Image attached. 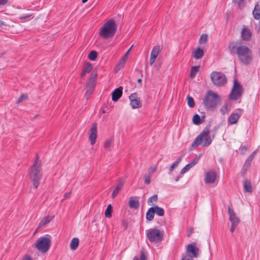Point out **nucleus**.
Returning a JSON list of instances; mask_svg holds the SVG:
<instances>
[{
  "instance_id": "5fc2aeb1",
  "label": "nucleus",
  "mask_w": 260,
  "mask_h": 260,
  "mask_svg": "<svg viewBox=\"0 0 260 260\" xmlns=\"http://www.w3.org/2000/svg\"><path fill=\"white\" fill-rule=\"evenodd\" d=\"M8 2V0H0V5H5Z\"/></svg>"
},
{
  "instance_id": "5701e85b",
  "label": "nucleus",
  "mask_w": 260,
  "mask_h": 260,
  "mask_svg": "<svg viewBox=\"0 0 260 260\" xmlns=\"http://www.w3.org/2000/svg\"><path fill=\"white\" fill-rule=\"evenodd\" d=\"M53 218V217H50L49 216H47L44 217L41 221L39 223V228H40L43 225H46V224L49 223L52 219Z\"/></svg>"
},
{
  "instance_id": "680f3d73",
  "label": "nucleus",
  "mask_w": 260,
  "mask_h": 260,
  "mask_svg": "<svg viewBox=\"0 0 260 260\" xmlns=\"http://www.w3.org/2000/svg\"><path fill=\"white\" fill-rule=\"evenodd\" d=\"M181 160V156L179 157L176 161H178V164Z\"/></svg>"
},
{
  "instance_id": "c03bdc74",
  "label": "nucleus",
  "mask_w": 260,
  "mask_h": 260,
  "mask_svg": "<svg viewBox=\"0 0 260 260\" xmlns=\"http://www.w3.org/2000/svg\"><path fill=\"white\" fill-rule=\"evenodd\" d=\"M27 98V96L26 95H24V94H22L21 95L19 98L17 100V104H19L20 103H21V102H22L23 100L26 99Z\"/></svg>"
},
{
  "instance_id": "f704fd0d",
  "label": "nucleus",
  "mask_w": 260,
  "mask_h": 260,
  "mask_svg": "<svg viewBox=\"0 0 260 260\" xmlns=\"http://www.w3.org/2000/svg\"><path fill=\"white\" fill-rule=\"evenodd\" d=\"M98 56V53L95 51H91L88 54V57L91 60H95Z\"/></svg>"
},
{
  "instance_id": "4be33fe9",
  "label": "nucleus",
  "mask_w": 260,
  "mask_h": 260,
  "mask_svg": "<svg viewBox=\"0 0 260 260\" xmlns=\"http://www.w3.org/2000/svg\"><path fill=\"white\" fill-rule=\"evenodd\" d=\"M162 49V47L159 45L155 46L151 52V56L157 58L160 51Z\"/></svg>"
},
{
  "instance_id": "b1692460",
  "label": "nucleus",
  "mask_w": 260,
  "mask_h": 260,
  "mask_svg": "<svg viewBox=\"0 0 260 260\" xmlns=\"http://www.w3.org/2000/svg\"><path fill=\"white\" fill-rule=\"evenodd\" d=\"M204 52L203 49L198 48L194 52L193 57L197 59L201 58L204 55Z\"/></svg>"
},
{
  "instance_id": "473e14b6",
  "label": "nucleus",
  "mask_w": 260,
  "mask_h": 260,
  "mask_svg": "<svg viewBox=\"0 0 260 260\" xmlns=\"http://www.w3.org/2000/svg\"><path fill=\"white\" fill-rule=\"evenodd\" d=\"M199 66H194L192 67L191 69V71L190 73V76L191 78H193L196 76L197 73L199 71Z\"/></svg>"
},
{
  "instance_id": "37998d69",
  "label": "nucleus",
  "mask_w": 260,
  "mask_h": 260,
  "mask_svg": "<svg viewBox=\"0 0 260 260\" xmlns=\"http://www.w3.org/2000/svg\"><path fill=\"white\" fill-rule=\"evenodd\" d=\"M156 168L154 166H151L148 169V175L151 176L152 173L155 171Z\"/></svg>"
},
{
  "instance_id": "774afa93",
  "label": "nucleus",
  "mask_w": 260,
  "mask_h": 260,
  "mask_svg": "<svg viewBox=\"0 0 260 260\" xmlns=\"http://www.w3.org/2000/svg\"><path fill=\"white\" fill-rule=\"evenodd\" d=\"M180 177H176V178L175 179V181H178Z\"/></svg>"
},
{
  "instance_id": "6ab92c4d",
  "label": "nucleus",
  "mask_w": 260,
  "mask_h": 260,
  "mask_svg": "<svg viewBox=\"0 0 260 260\" xmlns=\"http://www.w3.org/2000/svg\"><path fill=\"white\" fill-rule=\"evenodd\" d=\"M240 117V115L239 114L235 113H233L230 115L228 118V122L230 124H236L237 122Z\"/></svg>"
},
{
  "instance_id": "ddd939ff",
  "label": "nucleus",
  "mask_w": 260,
  "mask_h": 260,
  "mask_svg": "<svg viewBox=\"0 0 260 260\" xmlns=\"http://www.w3.org/2000/svg\"><path fill=\"white\" fill-rule=\"evenodd\" d=\"M228 214L230 217L229 220L232 224L238 225L240 222L239 218L237 216L236 213L233 210L230 206L228 207Z\"/></svg>"
},
{
  "instance_id": "423d86ee",
  "label": "nucleus",
  "mask_w": 260,
  "mask_h": 260,
  "mask_svg": "<svg viewBox=\"0 0 260 260\" xmlns=\"http://www.w3.org/2000/svg\"><path fill=\"white\" fill-rule=\"evenodd\" d=\"M48 235L41 237L38 239L35 244V247L42 253L46 252L49 249L51 244V240Z\"/></svg>"
},
{
  "instance_id": "72a5a7b5",
  "label": "nucleus",
  "mask_w": 260,
  "mask_h": 260,
  "mask_svg": "<svg viewBox=\"0 0 260 260\" xmlns=\"http://www.w3.org/2000/svg\"><path fill=\"white\" fill-rule=\"evenodd\" d=\"M112 207L111 204H109L105 212V215L106 217L110 218L112 216Z\"/></svg>"
},
{
  "instance_id": "393cba45",
  "label": "nucleus",
  "mask_w": 260,
  "mask_h": 260,
  "mask_svg": "<svg viewBox=\"0 0 260 260\" xmlns=\"http://www.w3.org/2000/svg\"><path fill=\"white\" fill-rule=\"evenodd\" d=\"M123 185V183L122 181H119L118 185L114 189L112 194V198H114L119 193V191L121 189L122 186Z\"/></svg>"
},
{
  "instance_id": "c756f323",
  "label": "nucleus",
  "mask_w": 260,
  "mask_h": 260,
  "mask_svg": "<svg viewBox=\"0 0 260 260\" xmlns=\"http://www.w3.org/2000/svg\"><path fill=\"white\" fill-rule=\"evenodd\" d=\"M125 60H124V58H121L119 61L117 63L116 66H115V70L116 72H118L123 67L125 62Z\"/></svg>"
},
{
  "instance_id": "bb28decb",
  "label": "nucleus",
  "mask_w": 260,
  "mask_h": 260,
  "mask_svg": "<svg viewBox=\"0 0 260 260\" xmlns=\"http://www.w3.org/2000/svg\"><path fill=\"white\" fill-rule=\"evenodd\" d=\"M153 210H154V214L156 213L159 216H162L165 214L164 210L157 206H154L152 207Z\"/></svg>"
},
{
  "instance_id": "f3484780",
  "label": "nucleus",
  "mask_w": 260,
  "mask_h": 260,
  "mask_svg": "<svg viewBox=\"0 0 260 260\" xmlns=\"http://www.w3.org/2000/svg\"><path fill=\"white\" fill-rule=\"evenodd\" d=\"M122 87L120 86L113 91L112 99L113 101L116 102L121 98L122 94Z\"/></svg>"
},
{
  "instance_id": "39448f33",
  "label": "nucleus",
  "mask_w": 260,
  "mask_h": 260,
  "mask_svg": "<svg viewBox=\"0 0 260 260\" xmlns=\"http://www.w3.org/2000/svg\"><path fill=\"white\" fill-rule=\"evenodd\" d=\"M209 128L206 127L194 139L192 144V146L196 147L202 145L203 147H207L210 145L212 139L210 136H209Z\"/></svg>"
},
{
  "instance_id": "0eeeda50",
  "label": "nucleus",
  "mask_w": 260,
  "mask_h": 260,
  "mask_svg": "<svg viewBox=\"0 0 260 260\" xmlns=\"http://www.w3.org/2000/svg\"><path fill=\"white\" fill-rule=\"evenodd\" d=\"M146 232L147 238L151 242H159L163 238V233L161 232L158 229H149L147 230Z\"/></svg>"
},
{
  "instance_id": "2eb2a0df",
  "label": "nucleus",
  "mask_w": 260,
  "mask_h": 260,
  "mask_svg": "<svg viewBox=\"0 0 260 260\" xmlns=\"http://www.w3.org/2000/svg\"><path fill=\"white\" fill-rule=\"evenodd\" d=\"M94 88V80L90 78L89 81L86 83V91L85 92V96L87 99H88L90 94L92 93Z\"/></svg>"
},
{
  "instance_id": "4c0bfd02",
  "label": "nucleus",
  "mask_w": 260,
  "mask_h": 260,
  "mask_svg": "<svg viewBox=\"0 0 260 260\" xmlns=\"http://www.w3.org/2000/svg\"><path fill=\"white\" fill-rule=\"evenodd\" d=\"M187 104L188 106L190 108H192L194 106V102L193 99L190 96H188L187 98Z\"/></svg>"
},
{
  "instance_id": "338daca9",
  "label": "nucleus",
  "mask_w": 260,
  "mask_h": 260,
  "mask_svg": "<svg viewBox=\"0 0 260 260\" xmlns=\"http://www.w3.org/2000/svg\"><path fill=\"white\" fill-rule=\"evenodd\" d=\"M138 82L139 83H142V79H138Z\"/></svg>"
},
{
  "instance_id": "412c9836",
  "label": "nucleus",
  "mask_w": 260,
  "mask_h": 260,
  "mask_svg": "<svg viewBox=\"0 0 260 260\" xmlns=\"http://www.w3.org/2000/svg\"><path fill=\"white\" fill-rule=\"evenodd\" d=\"M154 216V210L152 207L150 208L146 212V218L149 221H152Z\"/></svg>"
},
{
  "instance_id": "79ce46f5",
  "label": "nucleus",
  "mask_w": 260,
  "mask_h": 260,
  "mask_svg": "<svg viewBox=\"0 0 260 260\" xmlns=\"http://www.w3.org/2000/svg\"><path fill=\"white\" fill-rule=\"evenodd\" d=\"M150 178H151V176L150 175H148V174L145 175L144 176L145 183H146L147 184H150Z\"/></svg>"
},
{
  "instance_id": "58836bf2",
  "label": "nucleus",
  "mask_w": 260,
  "mask_h": 260,
  "mask_svg": "<svg viewBox=\"0 0 260 260\" xmlns=\"http://www.w3.org/2000/svg\"><path fill=\"white\" fill-rule=\"evenodd\" d=\"M113 142L112 139H110L106 141V142L104 143V147L107 150L110 149V146Z\"/></svg>"
},
{
  "instance_id": "a18cd8bd",
  "label": "nucleus",
  "mask_w": 260,
  "mask_h": 260,
  "mask_svg": "<svg viewBox=\"0 0 260 260\" xmlns=\"http://www.w3.org/2000/svg\"><path fill=\"white\" fill-rule=\"evenodd\" d=\"M190 168H189V166L186 165L181 170L180 172V174H183L185 173L186 172L190 170Z\"/></svg>"
},
{
  "instance_id": "3c124183",
  "label": "nucleus",
  "mask_w": 260,
  "mask_h": 260,
  "mask_svg": "<svg viewBox=\"0 0 260 260\" xmlns=\"http://www.w3.org/2000/svg\"><path fill=\"white\" fill-rule=\"evenodd\" d=\"M199 157H196L194 158L192 161L191 162V164L194 166L195 165H196L198 161H199Z\"/></svg>"
},
{
  "instance_id": "f8f14e48",
  "label": "nucleus",
  "mask_w": 260,
  "mask_h": 260,
  "mask_svg": "<svg viewBox=\"0 0 260 260\" xmlns=\"http://www.w3.org/2000/svg\"><path fill=\"white\" fill-rule=\"evenodd\" d=\"M216 173L215 171H210L206 174L205 182L207 184L215 182L216 179Z\"/></svg>"
},
{
  "instance_id": "69168bd1",
  "label": "nucleus",
  "mask_w": 260,
  "mask_h": 260,
  "mask_svg": "<svg viewBox=\"0 0 260 260\" xmlns=\"http://www.w3.org/2000/svg\"><path fill=\"white\" fill-rule=\"evenodd\" d=\"M4 25V22L0 20V27Z\"/></svg>"
},
{
  "instance_id": "f257e3e1",
  "label": "nucleus",
  "mask_w": 260,
  "mask_h": 260,
  "mask_svg": "<svg viewBox=\"0 0 260 260\" xmlns=\"http://www.w3.org/2000/svg\"><path fill=\"white\" fill-rule=\"evenodd\" d=\"M228 48L231 53H236L240 61L243 64L248 65L252 61V50L245 45H242L240 41L229 43Z\"/></svg>"
},
{
  "instance_id": "1a4fd4ad",
  "label": "nucleus",
  "mask_w": 260,
  "mask_h": 260,
  "mask_svg": "<svg viewBox=\"0 0 260 260\" xmlns=\"http://www.w3.org/2000/svg\"><path fill=\"white\" fill-rule=\"evenodd\" d=\"M210 76L213 84L217 86H222L226 82L225 76L220 72H213Z\"/></svg>"
},
{
  "instance_id": "4d7b16f0",
  "label": "nucleus",
  "mask_w": 260,
  "mask_h": 260,
  "mask_svg": "<svg viewBox=\"0 0 260 260\" xmlns=\"http://www.w3.org/2000/svg\"><path fill=\"white\" fill-rule=\"evenodd\" d=\"M23 260H32V259L30 256H29L28 255H26L23 257Z\"/></svg>"
},
{
  "instance_id": "c85d7f7f",
  "label": "nucleus",
  "mask_w": 260,
  "mask_h": 260,
  "mask_svg": "<svg viewBox=\"0 0 260 260\" xmlns=\"http://www.w3.org/2000/svg\"><path fill=\"white\" fill-rule=\"evenodd\" d=\"M244 188L246 192H252V187L251 185L250 182L248 180H246L244 182Z\"/></svg>"
},
{
  "instance_id": "13d9d810",
  "label": "nucleus",
  "mask_w": 260,
  "mask_h": 260,
  "mask_svg": "<svg viewBox=\"0 0 260 260\" xmlns=\"http://www.w3.org/2000/svg\"><path fill=\"white\" fill-rule=\"evenodd\" d=\"M96 76H97V74L96 73H92L91 75L90 78H91L93 80H94L93 78H95Z\"/></svg>"
},
{
  "instance_id": "ea45409f",
  "label": "nucleus",
  "mask_w": 260,
  "mask_h": 260,
  "mask_svg": "<svg viewBox=\"0 0 260 260\" xmlns=\"http://www.w3.org/2000/svg\"><path fill=\"white\" fill-rule=\"evenodd\" d=\"M208 39V36L206 34H203L199 40L200 43H205L207 42Z\"/></svg>"
},
{
  "instance_id": "c9c22d12",
  "label": "nucleus",
  "mask_w": 260,
  "mask_h": 260,
  "mask_svg": "<svg viewBox=\"0 0 260 260\" xmlns=\"http://www.w3.org/2000/svg\"><path fill=\"white\" fill-rule=\"evenodd\" d=\"M192 122L195 124H200L201 123L200 116L198 114H195L193 117Z\"/></svg>"
},
{
  "instance_id": "9d476101",
  "label": "nucleus",
  "mask_w": 260,
  "mask_h": 260,
  "mask_svg": "<svg viewBox=\"0 0 260 260\" xmlns=\"http://www.w3.org/2000/svg\"><path fill=\"white\" fill-rule=\"evenodd\" d=\"M129 98L131 101L130 104L133 109L139 108L142 106L140 98L138 97L136 93L131 94Z\"/></svg>"
},
{
  "instance_id": "7ed1b4c3",
  "label": "nucleus",
  "mask_w": 260,
  "mask_h": 260,
  "mask_svg": "<svg viewBox=\"0 0 260 260\" xmlns=\"http://www.w3.org/2000/svg\"><path fill=\"white\" fill-rule=\"evenodd\" d=\"M38 156H37L33 165L30 168L29 176L33 185L37 188L40 184V180L42 178L41 162L38 160Z\"/></svg>"
},
{
  "instance_id": "dca6fc26",
  "label": "nucleus",
  "mask_w": 260,
  "mask_h": 260,
  "mask_svg": "<svg viewBox=\"0 0 260 260\" xmlns=\"http://www.w3.org/2000/svg\"><path fill=\"white\" fill-rule=\"evenodd\" d=\"M241 38L244 41H249L252 36V31L247 28H242L241 32Z\"/></svg>"
},
{
  "instance_id": "a878e982",
  "label": "nucleus",
  "mask_w": 260,
  "mask_h": 260,
  "mask_svg": "<svg viewBox=\"0 0 260 260\" xmlns=\"http://www.w3.org/2000/svg\"><path fill=\"white\" fill-rule=\"evenodd\" d=\"M79 239L77 238H74L70 243V248L73 250H76L79 245Z\"/></svg>"
},
{
  "instance_id": "9b49d317",
  "label": "nucleus",
  "mask_w": 260,
  "mask_h": 260,
  "mask_svg": "<svg viewBox=\"0 0 260 260\" xmlns=\"http://www.w3.org/2000/svg\"><path fill=\"white\" fill-rule=\"evenodd\" d=\"M97 138V124L96 123L93 124L92 126L90 131L89 139L91 145H93Z\"/></svg>"
},
{
  "instance_id": "052dcab7",
  "label": "nucleus",
  "mask_w": 260,
  "mask_h": 260,
  "mask_svg": "<svg viewBox=\"0 0 260 260\" xmlns=\"http://www.w3.org/2000/svg\"><path fill=\"white\" fill-rule=\"evenodd\" d=\"M247 150V147L245 146H244L242 148V151H246Z\"/></svg>"
},
{
  "instance_id": "a19ab883",
  "label": "nucleus",
  "mask_w": 260,
  "mask_h": 260,
  "mask_svg": "<svg viewBox=\"0 0 260 260\" xmlns=\"http://www.w3.org/2000/svg\"><path fill=\"white\" fill-rule=\"evenodd\" d=\"M234 2L237 4L238 7L241 9L245 6L244 0H234Z\"/></svg>"
},
{
  "instance_id": "de8ad7c7",
  "label": "nucleus",
  "mask_w": 260,
  "mask_h": 260,
  "mask_svg": "<svg viewBox=\"0 0 260 260\" xmlns=\"http://www.w3.org/2000/svg\"><path fill=\"white\" fill-rule=\"evenodd\" d=\"M220 112L224 114L227 112V106L226 105L223 106L222 108L220 109Z\"/></svg>"
},
{
  "instance_id": "cd10ccee",
  "label": "nucleus",
  "mask_w": 260,
  "mask_h": 260,
  "mask_svg": "<svg viewBox=\"0 0 260 260\" xmlns=\"http://www.w3.org/2000/svg\"><path fill=\"white\" fill-rule=\"evenodd\" d=\"M128 205L131 208L137 209L139 208V203L138 201H136L131 199L129 201Z\"/></svg>"
},
{
  "instance_id": "e2e57ef3",
  "label": "nucleus",
  "mask_w": 260,
  "mask_h": 260,
  "mask_svg": "<svg viewBox=\"0 0 260 260\" xmlns=\"http://www.w3.org/2000/svg\"><path fill=\"white\" fill-rule=\"evenodd\" d=\"M181 160V156L179 157L176 161H178V164Z\"/></svg>"
},
{
  "instance_id": "20e7f679",
  "label": "nucleus",
  "mask_w": 260,
  "mask_h": 260,
  "mask_svg": "<svg viewBox=\"0 0 260 260\" xmlns=\"http://www.w3.org/2000/svg\"><path fill=\"white\" fill-rule=\"evenodd\" d=\"M117 30V25L115 20L111 19L105 22L101 27L100 35L105 39L113 37Z\"/></svg>"
},
{
  "instance_id": "49530a36",
  "label": "nucleus",
  "mask_w": 260,
  "mask_h": 260,
  "mask_svg": "<svg viewBox=\"0 0 260 260\" xmlns=\"http://www.w3.org/2000/svg\"><path fill=\"white\" fill-rule=\"evenodd\" d=\"M178 161H175L170 169V173L178 166Z\"/></svg>"
},
{
  "instance_id": "6e6552de",
  "label": "nucleus",
  "mask_w": 260,
  "mask_h": 260,
  "mask_svg": "<svg viewBox=\"0 0 260 260\" xmlns=\"http://www.w3.org/2000/svg\"><path fill=\"white\" fill-rule=\"evenodd\" d=\"M243 93L242 86L237 79L234 80V86L231 93L229 95V98L232 100H237L240 98Z\"/></svg>"
},
{
  "instance_id": "6e6d98bb",
  "label": "nucleus",
  "mask_w": 260,
  "mask_h": 260,
  "mask_svg": "<svg viewBox=\"0 0 260 260\" xmlns=\"http://www.w3.org/2000/svg\"><path fill=\"white\" fill-rule=\"evenodd\" d=\"M71 192H67L64 195V199L69 198L70 197Z\"/></svg>"
},
{
  "instance_id": "4468645a",
  "label": "nucleus",
  "mask_w": 260,
  "mask_h": 260,
  "mask_svg": "<svg viewBox=\"0 0 260 260\" xmlns=\"http://www.w3.org/2000/svg\"><path fill=\"white\" fill-rule=\"evenodd\" d=\"M186 250L188 253L192 254L191 256L194 257H197L198 256L199 249L196 246V243H193L188 245Z\"/></svg>"
},
{
  "instance_id": "8fccbe9b",
  "label": "nucleus",
  "mask_w": 260,
  "mask_h": 260,
  "mask_svg": "<svg viewBox=\"0 0 260 260\" xmlns=\"http://www.w3.org/2000/svg\"><path fill=\"white\" fill-rule=\"evenodd\" d=\"M133 45H132L131 48L127 51V52H126V53L125 54V55L122 57V58H124V60H126V58H127V55L129 54L132 48L133 47Z\"/></svg>"
},
{
  "instance_id": "2f4dec72",
  "label": "nucleus",
  "mask_w": 260,
  "mask_h": 260,
  "mask_svg": "<svg viewBox=\"0 0 260 260\" xmlns=\"http://www.w3.org/2000/svg\"><path fill=\"white\" fill-rule=\"evenodd\" d=\"M253 158L254 157L250 155L248 156L247 159L246 160L245 164L243 167V170H246L247 168H248L250 166L251 162L252 161Z\"/></svg>"
},
{
  "instance_id": "0e129e2a",
  "label": "nucleus",
  "mask_w": 260,
  "mask_h": 260,
  "mask_svg": "<svg viewBox=\"0 0 260 260\" xmlns=\"http://www.w3.org/2000/svg\"><path fill=\"white\" fill-rule=\"evenodd\" d=\"M187 165L189 166V168H190V169H191L193 166L191 164V162L190 164H187Z\"/></svg>"
},
{
  "instance_id": "aec40b11",
  "label": "nucleus",
  "mask_w": 260,
  "mask_h": 260,
  "mask_svg": "<svg viewBox=\"0 0 260 260\" xmlns=\"http://www.w3.org/2000/svg\"><path fill=\"white\" fill-rule=\"evenodd\" d=\"M253 15L255 19L258 20L260 18V5L258 3L255 6L253 11Z\"/></svg>"
},
{
  "instance_id": "09e8293b",
  "label": "nucleus",
  "mask_w": 260,
  "mask_h": 260,
  "mask_svg": "<svg viewBox=\"0 0 260 260\" xmlns=\"http://www.w3.org/2000/svg\"><path fill=\"white\" fill-rule=\"evenodd\" d=\"M156 58L154 57H153L152 56L150 55V64L151 66H152L155 62V60H156Z\"/></svg>"
},
{
  "instance_id": "e433bc0d",
  "label": "nucleus",
  "mask_w": 260,
  "mask_h": 260,
  "mask_svg": "<svg viewBox=\"0 0 260 260\" xmlns=\"http://www.w3.org/2000/svg\"><path fill=\"white\" fill-rule=\"evenodd\" d=\"M133 260H147V257L145 253L141 251L139 256H135Z\"/></svg>"
},
{
  "instance_id": "a211bd4d",
  "label": "nucleus",
  "mask_w": 260,
  "mask_h": 260,
  "mask_svg": "<svg viewBox=\"0 0 260 260\" xmlns=\"http://www.w3.org/2000/svg\"><path fill=\"white\" fill-rule=\"evenodd\" d=\"M92 69V64L89 62H86L83 67V70L81 74V77H83L86 74L89 73Z\"/></svg>"
},
{
  "instance_id": "bf43d9fd",
  "label": "nucleus",
  "mask_w": 260,
  "mask_h": 260,
  "mask_svg": "<svg viewBox=\"0 0 260 260\" xmlns=\"http://www.w3.org/2000/svg\"><path fill=\"white\" fill-rule=\"evenodd\" d=\"M256 152H257V150H255L250 154V155H251L254 157L255 154H256Z\"/></svg>"
},
{
  "instance_id": "603ef678",
  "label": "nucleus",
  "mask_w": 260,
  "mask_h": 260,
  "mask_svg": "<svg viewBox=\"0 0 260 260\" xmlns=\"http://www.w3.org/2000/svg\"><path fill=\"white\" fill-rule=\"evenodd\" d=\"M238 225L237 224H235L234 223L233 224H231V229H230V231L233 233L235 230V229L236 228V226H237Z\"/></svg>"
},
{
  "instance_id": "864d4df0",
  "label": "nucleus",
  "mask_w": 260,
  "mask_h": 260,
  "mask_svg": "<svg viewBox=\"0 0 260 260\" xmlns=\"http://www.w3.org/2000/svg\"><path fill=\"white\" fill-rule=\"evenodd\" d=\"M182 260H193V259L192 256L189 255H186L182 258Z\"/></svg>"
},
{
  "instance_id": "f03ea898",
  "label": "nucleus",
  "mask_w": 260,
  "mask_h": 260,
  "mask_svg": "<svg viewBox=\"0 0 260 260\" xmlns=\"http://www.w3.org/2000/svg\"><path fill=\"white\" fill-rule=\"evenodd\" d=\"M220 101L219 95L210 90L207 92L203 99V104L208 110H213Z\"/></svg>"
},
{
  "instance_id": "7c9ffc66",
  "label": "nucleus",
  "mask_w": 260,
  "mask_h": 260,
  "mask_svg": "<svg viewBox=\"0 0 260 260\" xmlns=\"http://www.w3.org/2000/svg\"><path fill=\"white\" fill-rule=\"evenodd\" d=\"M158 200V197L157 194H154L150 197L147 201V203L150 206H152L154 203L157 202Z\"/></svg>"
}]
</instances>
